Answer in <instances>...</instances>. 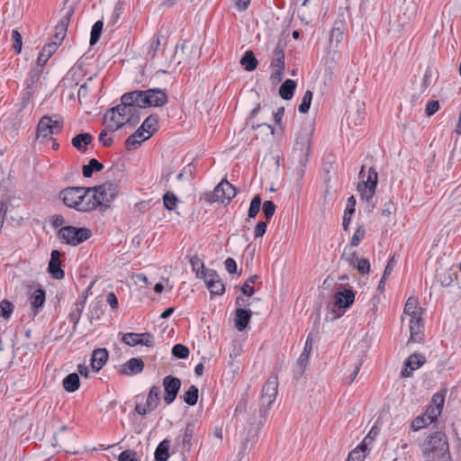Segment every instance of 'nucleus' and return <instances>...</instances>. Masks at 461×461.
<instances>
[{"instance_id": "f257e3e1", "label": "nucleus", "mask_w": 461, "mask_h": 461, "mask_svg": "<svg viewBox=\"0 0 461 461\" xmlns=\"http://www.w3.org/2000/svg\"><path fill=\"white\" fill-rule=\"evenodd\" d=\"M416 10L417 6L412 1H403L402 5L383 12L382 23L387 26L388 32L398 33L415 15Z\"/></svg>"}, {"instance_id": "f03ea898", "label": "nucleus", "mask_w": 461, "mask_h": 461, "mask_svg": "<svg viewBox=\"0 0 461 461\" xmlns=\"http://www.w3.org/2000/svg\"><path fill=\"white\" fill-rule=\"evenodd\" d=\"M422 456L425 461H435L449 454L448 443L445 433L436 431L427 437L421 445Z\"/></svg>"}, {"instance_id": "7ed1b4c3", "label": "nucleus", "mask_w": 461, "mask_h": 461, "mask_svg": "<svg viewBox=\"0 0 461 461\" xmlns=\"http://www.w3.org/2000/svg\"><path fill=\"white\" fill-rule=\"evenodd\" d=\"M277 376L270 377L263 385L258 410L259 417L258 423L259 427L263 426L267 420L268 411L277 395Z\"/></svg>"}, {"instance_id": "20e7f679", "label": "nucleus", "mask_w": 461, "mask_h": 461, "mask_svg": "<svg viewBox=\"0 0 461 461\" xmlns=\"http://www.w3.org/2000/svg\"><path fill=\"white\" fill-rule=\"evenodd\" d=\"M312 132L308 130H302L296 138V148L298 151V163L297 168L298 179H302L304 176L305 167L308 162V157L311 151Z\"/></svg>"}, {"instance_id": "39448f33", "label": "nucleus", "mask_w": 461, "mask_h": 461, "mask_svg": "<svg viewBox=\"0 0 461 461\" xmlns=\"http://www.w3.org/2000/svg\"><path fill=\"white\" fill-rule=\"evenodd\" d=\"M91 230L86 227L65 226L59 230L57 236L68 245L76 247L91 237Z\"/></svg>"}, {"instance_id": "423d86ee", "label": "nucleus", "mask_w": 461, "mask_h": 461, "mask_svg": "<svg viewBox=\"0 0 461 461\" xmlns=\"http://www.w3.org/2000/svg\"><path fill=\"white\" fill-rule=\"evenodd\" d=\"M62 129L63 119L59 115H44L41 118L37 126V138L45 139L50 137L60 132Z\"/></svg>"}, {"instance_id": "0eeeda50", "label": "nucleus", "mask_w": 461, "mask_h": 461, "mask_svg": "<svg viewBox=\"0 0 461 461\" xmlns=\"http://www.w3.org/2000/svg\"><path fill=\"white\" fill-rule=\"evenodd\" d=\"M362 179L357 185V191L360 193L362 199L369 202L375 194L377 186L378 175L375 167H370L366 178L365 179L364 167L359 173Z\"/></svg>"}, {"instance_id": "6e6552de", "label": "nucleus", "mask_w": 461, "mask_h": 461, "mask_svg": "<svg viewBox=\"0 0 461 461\" xmlns=\"http://www.w3.org/2000/svg\"><path fill=\"white\" fill-rule=\"evenodd\" d=\"M93 189L100 201L101 209L108 208L119 192V186L114 181H107L100 185L93 186Z\"/></svg>"}, {"instance_id": "1a4fd4ad", "label": "nucleus", "mask_w": 461, "mask_h": 461, "mask_svg": "<svg viewBox=\"0 0 461 461\" xmlns=\"http://www.w3.org/2000/svg\"><path fill=\"white\" fill-rule=\"evenodd\" d=\"M197 55L196 47L192 44L189 41H184L179 46L176 47L174 59L177 61L178 65L183 64L184 66L189 65L192 62L194 57Z\"/></svg>"}, {"instance_id": "9d476101", "label": "nucleus", "mask_w": 461, "mask_h": 461, "mask_svg": "<svg viewBox=\"0 0 461 461\" xmlns=\"http://www.w3.org/2000/svg\"><path fill=\"white\" fill-rule=\"evenodd\" d=\"M236 194V188L226 179H223L214 188L212 198L210 202L230 203V201L235 197Z\"/></svg>"}, {"instance_id": "9b49d317", "label": "nucleus", "mask_w": 461, "mask_h": 461, "mask_svg": "<svg viewBox=\"0 0 461 461\" xmlns=\"http://www.w3.org/2000/svg\"><path fill=\"white\" fill-rule=\"evenodd\" d=\"M201 278L204 280L211 294L221 295L225 292V285L215 270L206 269L202 271Z\"/></svg>"}, {"instance_id": "f8f14e48", "label": "nucleus", "mask_w": 461, "mask_h": 461, "mask_svg": "<svg viewBox=\"0 0 461 461\" xmlns=\"http://www.w3.org/2000/svg\"><path fill=\"white\" fill-rule=\"evenodd\" d=\"M162 384L165 391L164 402L167 405L171 404L176 398L181 387V380L171 375L163 378Z\"/></svg>"}, {"instance_id": "ddd939ff", "label": "nucleus", "mask_w": 461, "mask_h": 461, "mask_svg": "<svg viewBox=\"0 0 461 461\" xmlns=\"http://www.w3.org/2000/svg\"><path fill=\"white\" fill-rule=\"evenodd\" d=\"M121 102H126L127 104H131V107L146 108V104H150L149 96H147V90H135L123 94L121 97Z\"/></svg>"}, {"instance_id": "4468645a", "label": "nucleus", "mask_w": 461, "mask_h": 461, "mask_svg": "<svg viewBox=\"0 0 461 461\" xmlns=\"http://www.w3.org/2000/svg\"><path fill=\"white\" fill-rule=\"evenodd\" d=\"M83 189L80 186L68 187L60 192V197L65 205L79 210L81 199L84 195L81 194Z\"/></svg>"}, {"instance_id": "2eb2a0df", "label": "nucleus", "mask_w": 461, "mask_h": 461, "mask_svg": "<svg viewBox=\"0 0 461 461\" xmlns=\"http://www.w3.org/2000/svg\"><path fill=\"white\" fill-rule=\"evenodd\" d=\"M41 72L42 70L38 67L33 68L29 71L28 77L25 80L26 89L23 94V106H25L30 102V98L35 91V86L40 81Z\"/></svg>"}, {"instance_id": "dca6fc26", "label": "nucleus", "mask_w": 461, "mask_h": 461, "mask_svg": "<svg viewBox=\"0 0 461 461\" xmlns=\"http://www.w3.org/2000/svg\"><path fill=\"white\" fill-rule=\"evenodd\" d=\"M122 340L123 343L130 347H134L137 345L152 347L154 345L153 335L149 332H145L141 334L133 332L125 333L122 336Z\"/></svg>"}, {"instance_id": "f3484780", "label": "nucleus", "mask_w": 461, "mask_h": 461, "mask_svg": "<svg viewBox=\"0 0 461 461\" xmlns=\"http://www.w3.org/2000/svg\"><path fill=\"white\" fill-rule=\"evenodd\" d=\"M83 191L81 193L84 195L83 199H81L79 210L80 212H91L97 207H100V201L96 196V193L93 187H82Z\"/></svg>"}, {"instance_id": "a211bd4d", "label": "nucleus", "mask_w": 461, "mask_h": 461, "mask_svg": "<svg viewBox=\"0 0 461 461\" xmlns=\"http://www.w3.org/2000/svg\"><path fill=\"white\" fill-rule=\"evenodd\" d=\"M144 366L145 365L141 358L132 357L119 367V373L123 375L132 376L140 374Z\"/></svg>"}, {"instance_id": "6ab92c4d", "label": "nucleus", "mask_w": 461, "mask_h": 461, "mask_svg": "<svg viewBox=\"0 0 461 461\" xmlns=\"http://www.w3.org/2000/svg\"><path fill=\"white\" fill-rule=\"evenodd\" d=\"M426 361L423 355L419 353L411 354L405 361V367L401 372L402 377H410L412 371L420 368Z\"/></svg>"}, {"instance_id": "aec40b11", "label": "nucleus", "mask_w": 461, "mask_h": 461, "mask_svg": "<svg viewBox=\"0 0 461 461\" xmlns=\"http://www.w3.org/2000/svg\"><path fill=\"white\" fill-rule=\"evenodd\" d=\"M60 256L61 253L59 250H52L48 266V272L53 278L57 280H61L65 276V273L61 269Z\"/></svg>"}, {"instance_id": "412c9836", "label": "nucleus", "mask_w": 461, "mask_h": 461, "mask_svg": "<svg viewBox=\"0 0 461 461\" xmlns=\"http://www.w3.org/2000/svg\"><path fill=\"white\" fill-rule=\"evenodd\" d=\"M195 424L194 422H188L185 426L184 434L177 437L176 444L182 448L183 451L188 452L191 449L192 439L194 435Z\"/></svg>"}, {"instance_id": "4be33fe9", "label": "nucleus", "mask_w": 461, "mask_h": 461, "mask_svg": "<svg viewBox=\"0 0 461 461\" xmlns=\"http://www.w3.org/2000/svg\"><path fill=\"white\" fill-rule=\"evenodd\" d=\"M147 96L150 100V104H146V107L163 106L167 102V95L164 90L160 88H150L147 90Z\"/></svg>"}, {"instance_id": "5701e85b", "label": "nucleus", "mask_w": 461, "mask_h": 461, "mask_svg": "<svg viewBox=\"0 0 461 461\" xmlns=\"http://www.w3.org/2000/svg\"><path fill=\"white\" fill-rule=\"evenodd\" d=\"M29 300L33 311V315L35 316L45 303L46 293L44 289L41 286L36 288L32 293L30 294Z\"/></svg>"}, {"instance_id": "b1692460", "label": "nucleus", "mask_w": 461, "mask_h": 461, "mask_svg": "<svg viewBox=\"0 0 461 461\" xmlns=\"http://www.w3.org/2000/svg\"><path fill=\"white\" fill-rule=\"evenodd\" d=\"M354 300L355 293L351 289H344L336 293L334 304L339 309H345L350 307L354 303Z\"/></svg>"}, {"instance_id": "393cba45", "label": "nucleus", "mask_w": 461, "mask_h": 461, "mask_svg": "<svg viewBox=\"0 0 461 461\" xmlns=\"http://www.w3.org/2000/svg\"><path fill=\"white\" fill-rule=\"evenodd\" d=\"M252 312L244 308H237L235 310V327L239 331H243L249 325Z\"/></svg>"}, {"instance_id": "a878e982", "label": "nucleus", "mask_w": 461, "mask_h": 461, "mask_svg": "<svg viewBox=\"0 0 461 461\" xmlns=\"http://www.w3.org/2000/svg\"><path fill=\"white\" fill-rule=\"evenodd\" d=\"M108 351L104 348H96L92 353L91 366L95 372L101 370L108 359Z\"/></svg>"}, {"instance_id": "bb28decb", "label": "nucleus", "mask_w": 461, "mask_h": 461, "mask_svg": "<svg viewBox=\"0 0 461 461\" xmlns=\"http://www.w3.org/2000/svg\"><path fill=\"white\" fill-rule=\"evenodd\" d=\"M346 23L342 20L335 21L330 33V42L338 46L343 40Z\"/></svg>"}, {"instance_id": "cd10ccee", "label": "nucleus", "mask_w": 461, "mask_h": 461, "mask_svg": "<svg viewBox=\"0 0 461 461\" xmlns=\"http://www.w3.org/2000/svg\"><path fill=\"white\" fill-rule=\"evenodd\" d=\"M58 47L59 43L57 41L47 43L38 56L37 66L43 67L52 54L58 50Z\"/></svg>"}, {"instance_id": "c85d7f7f", "label": "nucleus", "mask_w": 461, "mask_h": 461, "mask_svg": "<svg viewBox=\"0 0 461 461\" xmlns=\"http://www.w3.org/2000/svg\"><path fill=\"white\" fill-rule=\"evenodd\" d=\"M93 140V137L90 133L82 132L77 134L71 140V144L74 148L81 152H86L87 150V145H89Z\"/></svg>"}, {"instance_id": "c756f323", "label": "nucleus", "mask_w": 461, "mask_h": 461, "mask_svg": "<svg viewBox=\"0 0 461 461\" xmlns=\"http://www.w3.org/2000/svg\"><path fill=\"white\" fill-rule=\"evenodd\" d=\"M160 394L161 391L158 385L150 387L146 400V406L149 411H154L158 408L160 402Z\"/></svg>"}, {"instance_id": "7c9ffc66", "label": "nucleus", "mask_w": 461, "mask_h": 461, "mask_svg": "<svg viewBox=\"0 0 461 461\" xmlns=\"http://www.w3.org/2000/svg\"><path fill=\"white\" fill-rule=\"evenodd\" d=\"M158 118L156 114H150L148 116L142 124L139 127V129L144 133L147 132L148 136H146L147 140L149 139L158 130Z\"/></svg>"}, {"instance_id": "2f4dec72", "label": "nucleus", "mask_w": 461, "mask_h": 461, "mask_svg": "<svg viewBox=\"0 0 461 461\" xmlns=\"http://www.w3.org/2000/svg\"><path fill=\"white\" fill-rule=\"evenodd\" d=\"M145 140H147L146 136H144V133L138 128L131 135L126 139L125 148L128 150H133Z\"/></svg>"}, {"instance_id": "473e14b6", "label": "nucleus", "mask_w": 461, "mask_h": 461, "mask_svg": "<svg viewBox=\"0 0 461 461\" xmlns=\"http://www.w3.org/2000/svg\"><path fill=\"white\" fill-rule=\"evenodd\" d=\"M296 82L293 79H286L279 87V95L284 100H291L294 96Z\"/></svg>"}, {"instance_id": "72a5a7b5", "label": "nucleus", "mask_w": 461, "mask_h": 461, "mask_svg": "<svg viewBox=\"0 0 461 461\" xmlns=\"http://www.w3.org/2000/svg\"><path fill=\"white\" fill-rule=\"evenodd\" d=\"M64 389L68 393L76 392L80 386L79 375L77 373L68 375L62 381Z\"/></svg>"}, {"instance_id": "f704fd0d", "label": "nucleus", "mask_w": 461, "mask_h": 461, "mask_svg": "<svg viewBox=\"0 0 461 461\" xmlns=\"http://www.w3.org/2000/svg\"><path fill=\"white\" fill-rule=\"evenodd\" d=\"M240 62L245 70L249 72L254 71L258 64V61L252 50H247L240 59Z\"/></svg>"}, {"instance_id": "c9c22d12", "label": "nucleus", "mask_w": 461, "mask_h": 461, "mask_svg": "<svg viewBox=\"0 0 461 461\" xmlns=\"http://www.w3.org/2000/svg\"><path fill=\"white\" fill-rule=\"evenodd\" d=\"M104 165L96 158H93L88 161V164L84 165L82 167V175L86 178L93 176L94 172H100L104 169Z\"/></svg>"}, {"instance_id": "e433bc0d", "label": "nucleus", "mask_w": 461, "mask_h": 461, "mask_svg": "<svg viewBox=\"0 0 461 461\" xmlns=\"http://www.w3.org/2000/svg\"><path fill=\"white\" fill-rule=\"evenodd\" d=\"M423 324L421 318L411 319L410 321V333L411 339L413 341H420L421 339Z\"/></svg>"}, {"instance_id": "4c0bfd02", "label": "nucleus", "mask_w": 461, "mask_h": 461, "mask_svg": "<svg viewBox=\"0 0 461 461\" xmlns=\"http://www.w3.org/2000/svg\"><path fill=\"white\" fill-rule=\"evenodd\" d=\"M421 308L418 306V300L414 297H409L404 305V313L411 316V319L420 318Z\"/></svg>"}, {"instance_id": "58836bf2", "label": "nucleus", "mask_w": 461, "mask_h": 461, "mask_svg": "<svg viewBox=\"0 0 461 461\" xmlns=\"http://www.w3.org/2000/svg\"><path fill=\"white\" fill-rule=\"evenodd\" d=\"M170 441L166 438L162 440L155 450L156 461H167L169 457Z\"/></svg>"}, {"instance_id": "ea45409f", "label": "nucleus", "mask_w": 461, "mask_h": 461, "mask_svg": "<svg viewBox=\"0 0 461 461\" xmlns=\"http://www.w3.org/2000/svg\"><path fill=\"white\" fill-rule=\"evenodd\" d=\"M85 304H86V297H84L83 300L77 301L74 304V309L69 313V320H70V321H72L74 323L75 326L80 321L81 314L85 308Z\"/></svg>"}, {"instance_id": "a19ab883", "label": "nucleus", "mask_w": 461, "mask_h": 461, "mask_svg": "<svg viewBox=\"0 0 461 461\" xmlns=\"http://www.w3.org/2000/svg\"><path fill=\"white\" fill-rule=\"evenodd\" d=\"M183 401L189 406H194L197 403L199 397V390L196 385H191L187 391L183 394Z\"/></svg>"}, {"instance_id": "79ce46f5", "label": "nucleus", "mask_w": 461, "mask_h": 461, "mask_svg": "<svg viewBox=\"0 0 461 461\" xmlns=\"http://www.w3.org/2000/svg\"><path fill=\"white\" fill-rule=\"evenodd\" d=\"M367 447H365V444L358 445L356 448H354L351 452H349L347 461H364L365 457L367 455Z\"/></svg>"}, {"instance_id": "37998d69", "label": "nucleus", "mask_w": 461, "mask_h": 461, "mask_svg": "<svg viewBox=\"0 0 461 461\" xmlns=\"http://www.w3.org/2000/svg\"><path fill=\"white\" fill-rule=\"evenodd\" d=\"M272 68H285V52L277 46L274 50V59L271 62Z\"/></svg>"}, {"instance_id": "c03bdc74", "label": "nucleus", "mask_w": 461, "mask_h": 461, "mask_svg": "<svg viewBox=\"0 0 461 461\" xmlns=\"http://www.w3.org/2000/svg\"><path fill=\"white\" fill-rule=\"evenodd\" d=\"M74 11H75L74 5H69L68 6L65 5L60 10V12L62 13V16L57 25L62 26V24H63V27H66V29H68L71 16L74 14Z\"/></svg>"}, {"instance_id": "a18cd8bd", "label": "nucleus", "mask_w": 461, "mask_h": 461, "mask_svg": "<svg viewBox=\"0 0 461 461\" xmlns=\"http://www.w3.org/2000/svg\"><path fill=\"white\" fill-rule=\"evenodd\" d=\"M74 11H75L74 5H69L68 6L65 5L60 10V12L62 13V16L57 25L62 26V24H63V27H66V29H68L71 16L74 14Z\"/></svg>"}, {"instance_id": "49530a36", "label": "nucleus", "mask_w": 461, "mask_h": 461, "mask_svg": "<svg viewBox=\"0 0 461 461\" xmlns=\"http://www.w3.org/2000/svg\"><path fill=\"white\" fill-rule=\"evenodd\" d=\"M140 121L139 111L128 113V117L125 121H116L115 128L111 129L112 131H115L126 124H131L134 126Z\"/></svg>"}, {"instance_id": "de8ad7c7", "label": "nucleus", "mask_w": 461, "mask_h": 461, "mask_svg": "<svg viewBox=\"0 0 461 461\" xmlns=\"http://www.w3.org/2000/svg\"><path fill=\"white\" fill-rule=\"evenodd\" d=\"M103 26H104V23L102 21H96L94 23L92 30H91L90 41H89L91 46H94L99 41L100 36L102 34Z\"/></svg>"}, {"instance_id": "09e8293b", "label": "nucleus", "mask_w": 461, "mask_h": 461, "mask_svg": "<svg viewBox=\"0 0 461 461\" xmlns=\"http://www.w3.org/2000/svg\"><path fill=\"white\" fill-rule=\"evenodd\" d=\"M261 207V197L259 194L255 195L250 203L248 217L249 219L255 218L259 212Z\"/></svg>"}, {"instance_id": "8fccbe9b", "label": "nucleus", "mask_w": 461, "mask_h": 461, "mask_svg": "<svg viewBox=\"0 0 461 461\" xmlns=\"http://www.w3.org/2000/svg\"><path fill=\"white\" fill-rule=\"evenodd\" d=\"M312 100V92L311 90H307L302 99V103L300 104L298 107V111L301 113H308L311 104Z\"/></svg>"}, {"instance_id": "3c124183", "label": "nucleus", "mask_w": 461, "mask_h": 461, "mask_svg": "<svg viewBox=\"0 0 461 461\" xmlns=\"http://www.w3.org/2000/svg\"><path fill=\"white\" fill-rule=\"evenodd\" d=\"M172 355L178 359H185L189 356V348L183 344H176L172 348Z\"/></svg>"}, {"instance_id": "603ef678", "label": "nucleus", "mask_w": 461, "mask_h": 461, "mask_svg": "<svg viewBox=\"0 0 461 461\" xmlns=\"http://www.w3.org/2000/svg\"><path fill=\"white\" fill-rule=\"evenodd\" d=\"M163 202L165 207L171 211L175 209L178 199L172 192L167 191L163 196Z\"/></svg>"}, {"instance_id": "864d4df0", "label": "nucleus", "mask_w": 461, "mask_h": 461, "mask_svg": "<svg viewBox=\"0 0 461 461\" xmlns=\"http://www.w3.org/2000/svg\"><path fill=\"white\" fill-rule=\"evenodd\" d=\"M14 310V305L7 300H3L0 303V316L5 319H9Z\"/></svg>"}, {"instance_id": "5fc2aeb1", "label": "nucleus", "mask_w": 461, "mask_h": 461, "mask_svg": "<svg viewBox=\"0 0 461 461\" xmlns=\"http://www.w3.org/2000/svg\"><path fill=\"white\" fill-rule=\"evenodd\" d=\"M440 410L438 411V407L429 406L423 414V417L425 418L427 423L431 424L438 418V416L440 415Z\"/></svg>"}, {"instance_id": "6e6d98bb", "label": "nucleus", "mask_w": 461, "mask_h": 461, "mask_svg": "<svg viewBox=\"0 0 461 461\" xmlns=\"http://www.w3.org/2000/svg\"><path fill=\"white\" fill-rule=\"evenodd\" d=\"M190 264L192 266L193 271L195 272L197 276L201 277L202 271H205L203 262L197 257L194 256L190 258Z\"/></svg>"}, {"instance_id": "4d7b16f0", "label": "nucleus", "mask_w": 461, "mask_h": 461, "mask_svg": "<svg viewBox=\"0 0 461 461\" xmlns=\"http://www.w3.org/2000/svg\"><path fill=\"white\" fill-rule=\"evenodd\" d=\"M13 48L16 53H20L23 47V39L21 33L17 30L12 32Z\"/></svg>"}, {"instance_id": "13d9d810", "label": "nucleus", "mask_w": 461, "mask_h": 461, "mask_svg": "<svg viewBox=\"0 0 461 461\" xmlns=\"http://www.w3.org/2000/svg\"><path fill=\"white\" fill-rule=\"evenodd\" d=\"M365 234H366V230H365L364 226H359L356 230L355 233L353 234V236L351 238L350 246L351 247L358 246L360 240L365 237Z\"/></svg>"}, {"instance_id": "bf43d9fd", "label": "nucleus", "mask_w": 461, "mask_h": 461, "mask_svg": "<svg viewBox=\"0 0 461 461\" xmlns=\"http://www.w3.org/2000/svg\"><path fill=\"white\" fill-rule=\"evenodd\" d=\"M137 112V108L131 107V104H127L126 102H122V109L116 115V119L123 121L124 117L128 116V113Z\"/></svg>"}, {"instance_id": "052dcab7", "label": "nucleus", "mask_w": 461, "mask_h": 461, "mask_svg": "<svg viewBox=\"0 0 461 461\" xmlns=\"http://www.w3.org/2000/svg\"><path fill=\"white\" fill-rule=\"evenodd\" d=\"M262 209L266 219L269 220L275 214L276 205L272 201H266L263 203Z\"/></svg>"}, {"instance_id": "680f3d73", "label": "nucleus", "mask_w": 461, "mask_h": 461, "mask_svg": "<svg viewBox=\"0 0 461 461\" xmlns=\"http://www.w3.org/2000/svg\"><path fill=\"white\" fill-rule=\"evenodd\" d=\"M118 461H139L137 453L133 450L127 449L122 451L118 457Z\"/></svg>"}, {"instance_id": "e2e57ef3", "label": "nucleus", "mask_w": 461, "mask_h": 461, "mask_svg": "<svg viewBox=\"0 0 461 461\" xmlns=\"http://www.w3.org/2000/svg\"><path fill=\"white\" fill-rule=\"evenodd\" d=\"M122 13H123V4L121 2H118L113 9V14H112L110 23L112 24H115L119 21Z\"/></svg>"}, {"instance_id": "0e129e2a", "label": "nucleus", "mask_w": 461, "mask_h": 461, "mask_svg": "<svg viewBox=\"0 0 461 461\" xmlns=\"http://www.w3.org/2000/svg\"><path fill=\"white\" fill-rule=\"evenodd\" d=\"M439 109V102L437 100L429 101L425 108V113L427 116H432L435 114Z\"/></svg>"}, {"instance_id": "69168bd1", "label": "nucleus", "mask_w": 461, "mask_h": 461, "mask_svg": "<svg viewBox=\"0 0 461 461\" xmlns=\"http://www.w3.org/2000/svg\"><path fill=\"white\" fill-rule=\"evenodd\" d=\"M444 402H445L444 395L438 393L432 396L431 402H430L429 406L438 407V411L440 410V412H441L442 409H443Z\"/></svg>"}, {"instance_id": "338daca9", "label": "nucleus", "mask_w": 461, "mask_h": 461, "mask_svg": "<svg viewBox=\"0 0 461 461\" xmlns=\"http://www.w3.org/2000/svg\"><path fill=\"white\" fill-rule=\"evenodd\" d=\"M356 267L360 274H368L370 271V263L367 259L362 258L357 262Z\"/></svg>"}, {"instance_id": "774afa93", "label": "nucleus", "mask_w": 461, "mask_h": 461, "mask_svg": "<svg viewBox=\"0 0 461 461\" xmlns=\"http://www.w3.org/2000/svg\"><path fill=\"white\" fill-rule=\"evenodd\" d=\"M310 355L302 352L301 356L299 357L297 360V366L300 368L299 375H302L304 373V369L309 362Z\"/></svg>"}]
</instances>
